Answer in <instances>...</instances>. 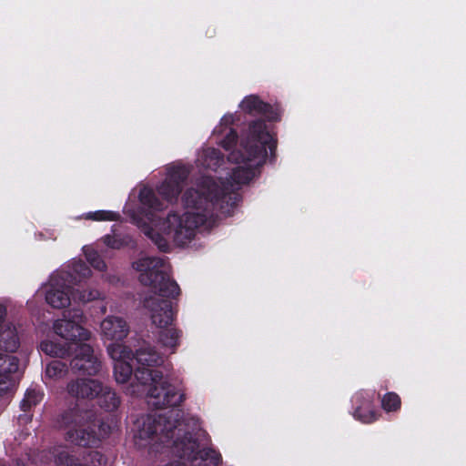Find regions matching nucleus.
Masks as SVG:
<instances>
[{"instance_id":"obj_28","label":"nucleus","mask_w":466,"mask_h":466,"mask_svg":"<svg viewBox=\"0 0 466 466\" xmlns=\"http://www.w3.org/2000/svg\"><path fill=\"white\" fill-rule=\"evenodd\" d=\"M355 416L359 420H360L361 421L366 422V423L374 421L376 420V415L373 411H371V410L365 411V410H363V408H361V407L357 408V410L355 411Z\"/></svg>"},{"instance_id":"obj_29","label":"nucleus","mask_w":466,"mask_h":466,"mask_svg":"<svg viewBox=\"0 0 466 466\" xmlns=\"http://www.w3.org/2000/svg\"><path fill=\"white\" fill-rule=\"evenodd\" d=\"M237 139V132L230 128L229 132L226 135L225 138L220 142V145L222 147L228 150L233 145L236 144Z\"/></svg>"},{"instance_id":"obj_5","label":"nucleus","mask_w":466,"mask_h":466,"mask_svg":"<svg viewBox=\"0 0 466 466\" xmlns=\"http://www.w3.org/2000/svg\"><path fill=\"white\" fill-rule=\"evenodd\" d=\"M83 312L73 309L64 313L63 318L56 319L52 329L56 335L66 341L67 346L76 345L77 348L91 337L90 331L83 327Z\"/></svg>"},{"instance_id":"obj_11","label":"nucleus","mask_w":466,"mask_h":466,"mask_svg":"<svg viewBox=\"0 0 466 466\" xmlns=\"http://www.w3.org/2000/svg\"><path fill=\"white\" fill-rule=\"evenodd\" d=\"M166 422V417L163 415H158L157 418L151 415L147 416L136 438L139 440H150L155 434H157L158 431L167 438L171 437V429L167 427Z\"/></svg>"},{"instance_id":"obj_3","label":"nucleus","mask_w":466,"mask_h":466,"mask_svg":"<svg viewBox=\"0 0 466 466\" xmlns=\"http://www.w3.org/2000/svg\"><path fill=\"white\" fill-rule=\"evenodd\" d=\"M134 360L137 363L135 370L136 383H132L130 393H146L148 404L157 409H166L180 405L185 400L183 390H177L166 380L162 372L151 369L163 362L162 357L152 348L137 351Z\"/></svg>"},{"instance_id":"obj_33","label":"nucleus","mask_w":466,"mask_h":466,"mask_svg":"<svg viewBox=\"0 0 466 466\" xmlns=\"http://www.w3.org/2000/svg\"><path fill=\"white\" fill-rule=\"evenodd\" d=\"M166 466H186V465L183 462L176 461L174 463H171V464H168V465H166Z\"/></svg>"},{"instance_id":"obj_31","label":"nucleus","mask_w":466,"mask_h":466,"mask_svg":"<svg viewBox=\"0 0 466 466\" xmlns=\"http://www.w3.org/2000/svg\"><path fill=\"white\" fill-rule=\"evenodd\" d=\"M75 270L76 271H78V270H83V274L86 276V275H89L90 273V269L83 263H79V264H76L75 266Z\"/></svg>"},{"instance_id":"obj_16","label":"nucleus","mask_w":466,"mask_h":466,"mask_svg":"<svg viewBox=\"0 0 466 466\" xmlns=\"http://www.w3.org/2000/svg\"><path fill=\"white\" fill-rule=\"evenodd\" d=\"M19 347V339L14 326L7 325L0 330V349L15 352Z\"/></svg>"},{"instance_id":"obj_26","label":"nucleus","mask_w":466,"mask_h":466,"mask_svg":"<svg viewBox=\"0 0 466 466\" xmlns=\"http://www.w3.org/2000/svg\"><path fill=\"white\" fill-rule=\"evenodd\" d=\"M87 218L92 220L103 221V220H115L116 214L111 211L99 210L87 214Z\"/></svg>"},{"instance_id":"obj_9","label":"nucleus","mask_w":466,"mask_h":466,"mask_svg":"<svg viewBox=\"0 0 466 466\" xmlns=\"http://www.w3.org/2000/svg\"><path fill=\"white\" fill-rule=\"evenodd\" d=\"M74 372L88 376H96L101 369V362L94 355L93 348L88 344H80L76 348V355L70 362Z\"/></svg>"},{"instance_id":"obj_22","label":"nucleus","mask_w":466,"mask_h":466,"mask_svg":"<svg viewBox=\"0 0 466 466\" xmlns=\"http://www.w3.org/2000/svg\"><path fill=\"white\" fill-rule=\"evenodd\" d=\"M43 395L40 391L35 390H28L21 402V408L24 411L30 410L33 406H35L42 400Z\"/></svg>"},{"instance_id":"obj_25","label":"nucleus","mask_w":466,"mask_h":466,"mask_svg":"<svg viewBox=\"0 0 466 466\" xmlns=\"http://www.w3.org/2000/svg\"><path fill=\"white\" fill-rule=\"evenodd\" d=\"M145 234L157 246L161 251H167L168 243L166 238L156 232L153 228L145 229Z\"/></svg>"},{"instance_id":"obj_14","label":"nucleus","mask_w":466,"mask_h":466,"mask_svg":"<svg viewBox=\"0 0 466 466\" xmlns=\"http://www.w3.org/2000/svg\"><path fill=\"white\" fill-rule=\"evenodd\" d=\"M180 337V330L177 329L175 327H168L160 330L158 342L166 350L172 354L179 345Z\"/></svg>"},{"instance_id":"obj_4","label":"nucleus","mask_w":466,"mask_h":466,"mask_svg":"<svg viewBox=\"0 0 466 466\" xmlns=\"http://www.w3.org/2000/svg\"><path fill=\"white\" fill-rule=\"evenodd\" d=\"M98 422L94 411L76 404L60 414L56 425L66 441L78 446L92 447L107 434L108 426Z\"/></svg>"},{"instance_id":"obj_23","label":"nucleus","mask_w":466,"mask_h":466,"mask_svg":"<svg viewBox=\"0 0 466 466\" xmlns=\"http://www.w3.org/2000/svg\"><path fill=\"white\" fill-rule=\"evenodd\" d=\"M381 406L386 411H395L400 407V399L394 392L385 394L381 400Z\"/></svg>"},{"instance_id":"obj_10","label":"nucleus","mask_w":466,"mask_h":466,"mask_svg":"<svg viewBox=\"0 0 466 466\" xmlns=\"http://www.w3.org/2000/svg\"><path fill=\"white\" fill-rule=\"evenodd\" d=\"M103 390V383L96 379L76 378L70 380L66 386L67 395L76 400L96 399Z\"/></svg>"},{"instance_id":"obj_6","label":"nucleus","mask_w":466,"mask_h":466,"mask_svg":"<svg viewBox=\"0 0 466 466\" xmlns=\"http://www.w3.org/2000/svg\"><path fill=\"white\" fill-rule=\"evenodd\" d=\"M97 289L72 290L69 286H64L58 281H52L46 290V301L54 309H63L70 305L71 299L76 302L86 303L100 299Z\"/></svg>"},{"instance_id":"obj_30","label":"nucleus","mask_w":466,"mask_h":466,"mask_svg":"<svg viewBox=\"0 0 466 466\" xmlns=\"http://www.w3.org/2000/svg\"><path fill=\"white\" fill-rule=\"evenodd\" d=\"M175 446L182 451V455H188V451H193L196 446V442L191 440V436L187 439V443L183 441H175Z\"/></svg>"},{"instance_id":"obj_19","label":"nucleus","mask_w":466,"mask_h":466,"mask_svg":"<svg viewBox=\"0 0 466 466\" xmlns=\"http://www.w3.org/2000/svg\"><path fill=\"white\" fill-rule=\"evenodd\" d=\"M40 349L43 352L51 357L65 358L71 354L70 346H67L66 344L62 345L51 340L42 341Z\"/></svg>"},{"instance_id":"obj_17","label":"nucleus","mask_w":466,"mask_h":466,"mask_svg":"<svg viewBox=\"0 0 466 466\" xmlns=\"http://www.w3.org/2000/svg\"><path fill=\"white\" fill-rule=\"evenodd\" d=\"M68 373L67 365L58 360H54L46 364L45 370L46 380L57 381L65 378Z\"/></svg>"},{"instance_id":"obj_21","label":"nucleus","mask_w":466,"mask_h":466,"mask_svg":"<svg viewBox=\"0 0 466 466\" xmlns=\"http://www.w3.org/2000/svg\"><path fill=\"white\" fill-rule=\"evenodd\" d=\"M139 200L144 206L154 210H162L164 208L163 204L152 189H142L139 193Z\"/></svg>"},{"instance_id":"obj_1","label":"nucleus","mask_w":466,"mask_h":466,"mask_svg":"<svg viewBox=\"0 0 466 466\" xmlns=\"http://www.w3.org/2000/svg\"><path fill=\"white\" fill-rule=\"evenodd\" d=\"M269 139L265 121L251 122L241 143L242 150L228 155V160L238 166L232 170L227 183L220 186L212 177H204L197 188L187 189L182 197L183 214L170 212L160 225L162 232L179 246L189 242L196 229L213 218L215 203L252 179L255 167L265 158V146Z\"/></svg>"},{"instance_id":"obj_24","label":"nucleus","mask_w":466,"mask_h":466,"mask_svg":"<svg viewBox=\"0 0 466 466\" xmlns=\"http://www.w3.org/2000/svg\"><path fill=\"white\" fill-rule=\"evenodd\" d=\"M198 456L204 461H208L210 466H218L221 461L220 454L209 448L199 451Z\"/></svg>"},{"instance_id":"obj_8","label":"nucleus","mask_w":466,"mask_h":466,"mask_svg":"<svg viewBox=\"0 0 466 466\" xmlns=\"http://www.w3.org/2000/svg\"><path fill=\"white\" fill-rule=\"evenodd\" d=\"M188 175L189 170L185 166L169 167L165 180L157 188L158 194L167 202L176 201Z\"/></svg>"},{"instance_id":"obj_12","label":"nucleus","mask_w":466,"mask_h":466,"mask_svg":"<svg viewBox=\"0 0 466 466\" xmlns=\"http://www.w3.org/2000/svg\"><path fill=\"white\" fill-rule=\"evenodd\" d=\"M101 331L106 339L119 341L127 336L129 329L123 319L107 317L101 322Z\"/></svg>"},{"instance_id":"obj_27","label":"nucleus","mask_w":466,"mask_h":466,"mask_svg":"<svg viewBox=\"0 0 466 466\" xmlns=\"http://www.w3.org/2000/svg\"><path fill=\"white\" fill-rule=\"evenodd\" d=\"M86 259L88 262L96 269L98 270H105L106 269V264L100 258V256L96 251H90L88 253H86Z\"/></svg>"},{"instance_id":"obj_15","label":"nucleus","mask_w":466,"mask_h":466,"mask_svg":"<svg viewBox=\"0 0 466 466\" xmlns=\"http://www.w3.org/2000/svg\"><path fill=\"white\" fill-rule=\"evenodd\" d=\"M240 107L247 114L258 116L267 114L270 106L257 96H248L242 100Z\"/></svg>"},{"instance_id":"obj_7","label":"nucleus","mask_w":466,"mask_h":466,"mask_svg":"<svg viewBox=\"0 0 466 466\" xmlns=\"http://www.w3.org/2000/svg\"><path fill=\"white\" fill-rule=\"evenodd\" d=\"M107 353L114 360V374L118 383H126L133 372L134 355L127 346L112 343L107 347Z\"/></svg>"},{"instance_id":"obj_20","label":"nucleus","mask_w":466,"mask_h":466,"mask_svg":"<svg viewBox=\"0 0 466 466\" xmlns=\"http://www.w3.org/2000/svg\"><path fill=\"white\" fill-rule=\"evenodd\" d=\"M198 161L208 168L216 169L223 162V156L218 149L207 148L202 151Z\"/></svg>"},{"instance_id":"obj_2","label":"nucleus","mask_w":466,"mask_h":466,"mask_svg":"<svg viewBox=\"0 0 466 466\" xmlns=\"http://www.w3.org/2000/svg\"><path fill=\"white\" fill-rule=\"evenodd\" d=\"M132 267L140 273V283L152 288L155 295L167 299H177L180 295L179 286L170 279V266L163 258H142L133 262ZM144 305L149 309L152 322L158 329L172 325L174 312L167 299L151 296L145 299Z\"/></svg>"},{"instance_id":"obj_13","label":"nucleus","mask_w":466,"mask_h":466,"mask_svg":"<svg viewBox=\"0 0 466 466\" xmlns=\"http://www.w3.org/2000/svg\"><path fill=\"white\" fill-rule=\"evenodd\" d=\"M18 365L16 357L0 353V396L13 386L11 375L18 370Z\"/></svg>"},{"instance_id":"obj_18","label":"nucleus","mask_w":466,"mask_h":466,"mask_svg":"<svg viewBox=\"0 0 466 466\" xmlns=\"http://www.w3.org/2000/svg\"><path fill=\"white\" fill-rule=\"evenodd\" d=\"M96 398H98L99 406L107 411L115 410L120 404V400L116 392L107 386L103 385V390Z\"/></svg>"},{"instance_id":"obj_32","label":"nucleus","mask_w":466,"mask_h":466,"mask_svg":"<svg viewBox=\"0 0 466 466\" xmlns=\"http://www.w3.org/2000/svg\"><path fill=\"white\" fill-rule=\"evenodd\" d=\"M6 315V309L3 305H0V324L3 322Z\"/></svg>"}]
</instances>
